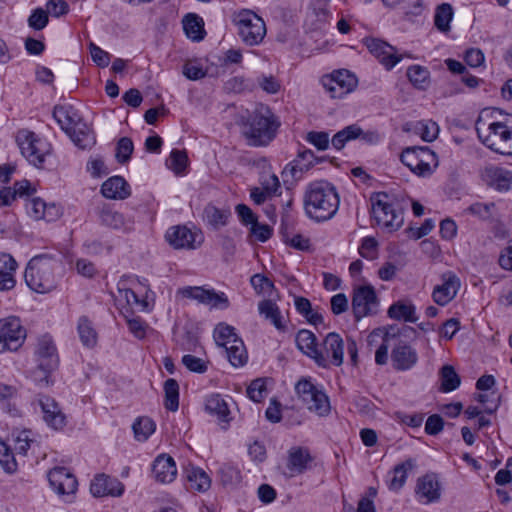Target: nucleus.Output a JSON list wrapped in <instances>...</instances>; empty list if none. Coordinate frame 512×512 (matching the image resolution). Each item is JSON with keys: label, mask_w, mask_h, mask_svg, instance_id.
<instances>
[{"label": "nucleus", "mask_w": 512, "mask_h": 512, "mask_svg": "<svg viewBox=\"0 0 512 512\" xmlns=\"http://www.w3.org/2000/svg\"><path fill=\"white\" fill-rule=\"evenodd\" d=\"M16 141L22 155L36 167H40L44 162L45 156L51 151L50 144L36 136L35 133L28 130L18 132Z\"/></svg>", "instance_id": "nucleus-8"}, {"label": "nucleus", "mask_w": 512, "mask_h": 512, "mask_svg": "<svg viewBox=\"0 0 512 512\" xmlns=\"http://www.w3.org/2000/svg\"><path fill=\"white\" fill-rule=\"evenodd\" d=\"M415 306L410 302L398 301L392 304L388 309V316L395 320H403L406 322H416Z\"/></svg>", "instance_id": "nucleus-38"}, {"label": "nucleus", "mask_w": 512, "mask_h": 512, "mask_svg": "<svg viewBox=\"0 0 512 512\" xmlns=\"http://www.w3.org/2000/svg\"><path fill=\"white\" fill-rule=\"evenodd\" d=\"M419 153L418 166L415 168L414 174L419 177H429L439 165L438 157L435 152L426 146Z\"/></svg>", "instance_id": "nucleus-32"}, {"label": "nucleus", "mask_w": 512, "mask_h": 512, "mask_svg": "<svg viewBox=\"0 0 512 512\" xmlns=\"http://www.w3.org/2000/svg\"><path fill=\"white\" fill-rule=\"evenodd\" d=\"M55 369L56 368L43 367V365L37 364L35 369L31 371L30 378L36 386L40 388L48 387L52 383L51 374Z\"/></svg>", "instance_id": "nucleus-54"}, {"label": "nucleus", "mask_w": 512, "mask_h": 512, "mask_svg": "<svg viewBox=\"0 0 512 512\" xmlns=\"http://www.w3.org/2000/svg\"><path fill=\"white\" fill-rule=\"evenodd\" d=\"M295 390L308 410L320 417H325L330 413L331 406L328 396L310 381L306 379L300 380L296 384Z\"/></svg>", "instance_id": "nucleus-7"}, {"label": "nucleus", "mask_w": 512, "mask_h": 512, "mask_svg": "<svg viewBox=\"0 0 512 512\" xmlns=\"http://www.w3.org/2000/svg\"><path fill=\"white\" fill-rule=\"evenodd\" d=\"M415 494L419 502L430 504L440 499V484L434 474H426L418 478Z\"/></svg>", "instance_id": "nucleus-20"}, {"label": "nucleus", "mask_w": 512, "mask_h": 512, "mask_svg": "<svg viewBox=\"0 0 512 512\" xmlns=\"http://www.w3.org/2000/svg\"><path fill=\"white\" fill-rule=\"evenodd\" d=\"M278 127L279 123L272 111L261 106L249 116L243 135L250 146H266L275 138Z\"/></svg>", "instance_id": "nucleus-3"}, {"label": "nucleus", "mask_w": 512, "mask_h": 512, "mask_svg": "<svg viewBox=\"0 0 512 512\" xmlns=\"http://www.w3.org/2000/svg\"><path fill=\"white\" fill-rule=\"evenodd\" d=\"M312 457L310 456L307 449L302 447H292L288 451L287 469L290 475L302 474L311 462Z\"/></svg>", "instance_id": "nucleus-31"}, {"label": "nucleus", "mask_w": 512, "mask_h": 512, "mask_svg": "<svg viewBox=\"0 0 512 512\" xmlns=\"http://www.w3.org/2000/svg\"><path fill=\"white\" fill-rule=\"evenodd\" d=\"M378 243L373 237H365L359 247V253L362 257L373 260L377 257Z\"/></svg>", "instance_id": "nucleus-62"}, {"label": "nucleus", "mask_w": 512, "mask_h": 512, "mask_svg": "<svg viewBox=\"0 0 512 512\" xmlns=\"http://www.w3.org/2000/svg\"><path fill=\"white\" fill-rule=\"evenodd\" d=\"M415 461L411 458L396 465L393 469V477L388 486L390 490L399 491L405 484L407 473L415 467Z\"/></svg>", "instance_id": "nucleus-40"}, {"label": "nucleus", "mask_w": 512, "mask_h": 512, "mask_svg": "<svg viewBox=\"0 0 512 512\" xmlns=\"http://www.w3.org/2000/svg\"><path fill=\"white\" fill-rule=\"evenodd\" d=\"M339 203L335 187L326 181L310 183L304 194L305 213L316 222L332 219L339 209Z\"/></svg>", "instance_id": "nucleus-2"}, {"label": "nucleus", "mask_w": 512, "mask_h": 512, "mask_svg": "<svg viewBox=\"0 0 512 512\" xmlns=\"http://www.w3.org/2000/svg\"><path fill=\"white\" fill-rule=\"evenodd\" d=\"M371 219L388 232L398 230L404 222L397 200L385 192L374 193L370 197Z\"/></svg>", "instance_id": "nucleus-5"}, {"label": "nucleus", "mask_w": 512, "mask_h": 512, "mask_svg": "<svg viewBox=\"0 0 512 512\" xmlns=\"http://www.w3.org/2000/svg\"><path fill=\"white\" fill-rule=\"evenodd\" d=\"M129 331L138 339L145 338L149 326L140 317L125 316Z\"/></svg>", "instance_id": "nucleus-59"}, {"label": "nucleus", "mask_w": 512, "mask_h": 512, "mask_svg": "<svg viewBox=\"0 0 512 512\" xmlns=\"http://www.w3.org/2000/svg\"><path fill=\"white\" fill-rule=\"evenodd\" d=\"M165 407L170 411H176L179 407V386L175 379H167L164 383Z\"/></svg>", "instance_id": "nucleus-47"}, {"label": "nucleus", "mask_w": 512, "mask_h": 512, "mask_svg": "<svg viewBox=\"0 0 512 512\" xmlns=\"http://www.w3.org/2000/svg\"><path fill=\"white\" fill-rule=\"evenodd\" d=\"M258 86L269 94H276L280 88V82L273 75H261L257 79Z\"/></svg>", "instance_id": "nucleus-63"}, {"label": "nucleus", "mask_w": 512, "mask_h": 512, "mask_svg": "<svg viewBox=\"0 0 512 512\" xmlns=\"http://www.w3.org/2000/svg\"><path fill=\"white\" fill-rule=\"evenodd\" d=\"M35 358L37 364L43 365V367H58L59 358L56 347L51 338L43 336L38 340L35 349Z\"/></svg>", "instance_id": "nucleus-25"}, {"label": "nucleus", "mask_w": 512, "mask_h": 512, "mask_svg": "<svg viewBox=\"0 0 512 512\" xmlns=\"http://www.w3.org/2000/svg\"><path fill=\"white\" fill-rule=\"evenodd\" d=\"M331 98H342L357 86V78L347 70L335 71L321 80Z\"/></svg>", "instance_id": "nucleus-10"}, {"label": "nucleus", "mask_w": 512, "mask_h": 512, "mask_svg": "<svg viewBox=\"0 0 512 512\" xmlns=\"http://www.w3.org/2000/svg\"><path fill=\"white\" fill-rule=\"evenodd\" d=\"M269 181L272 182V186L266 185L265 188H254L251 191V198L256 204H262L268 196L275 193L279 187V180L276 175H269Z\"/></svg>", "instance_id": "nucleus-53"}, {"label": "nucleus", "mask_w": 512, "mask_h": 512, "mask_svg": "<svg viewBox=\"0 0 512 512\" xmlns=\"http://www.w3.org/2000/svg\"><path fill=\"white\" fill-rule=\"evenodd\" d=\"M497 111L484 110L480 113L475 127L481 142L489 149L502 155L512 156V127L509 119L499 121Z\"/></svg>", "instance_id": "nucleus-1"}, {"label": "nucleus", "mask_w": 512, "mask_h": 512, "mask_svg": "<svg viewBox=\"0 0 512 512\" xmlns=\"http://www.w3.org/2000/svg\"><path fill=\"white\" fill-rule=\"evenodd\" d=\"M316 157L313 151L309 149L300 150L296 159L290 168L291 174L294 178H299L301 175L313 167Z\"/></svg>", "instance_id": "nucleus-39"}, {"label": "nucleus", "mask_w": 512, "mask_h": 512, "mask_svg": "<svg viewBox=\"0 0 512 512\" xmlns=\"http://www.w3.org/2000/svg\"><path fill=\"white\" fill-rule=\"evenodd\" d=\"M441 389L444 392H451L457 389L461 383L459 375L451 365H445L440 372Z\"/></svg>", "instance_id": "nucleus-48"}, {"label": "nucleus", "mask_w": 512, "mask_h": 512, "mask_svg": "<svg viewBox=\"0 0 512 512\" xmlns=\"http://www.w3.org/2000/svg\"><path fill=\"white\" fill-rule=\"evenodd\" d=\"M76 146L81 149H87L95 144V136L90 127L81 121L78 125L67 134Z\"/></svg>", "instance_id": "nucleus-34"}, {"label": "nucleus", "mask_w": 512, "mask_h": 512, "mask_svg": "<svg viewBox=\"0 0 512 512\" xmlns=\"http://www.w3.org/2000/svg\"><path fill=\"white\" fill-rule=\"evenodd\" d=\"M57 261L48 254L34 256L25 270L24 278L28 287L37 293H48L56 287L54 269Z\"/></svg>", "instance_id": "nucleus-4"}, {"label": "nucleus", "mask_w": 512, "mask_h": 512, "mask_svg": "<svg viewBox=\"0 0 512 512\" xmlns=\"http://www.w3.org/2000/svg\"><path fill=\"white\" fill-rule=\"evenodd\" d=\"M90 491L95 497H117L123 494L124 485L116 478L100 474L91 482Z\"/></svg>", "instance_id": "nucleus-21"}, {"label": "nucleus", "mask_w": 512, "mask_h": 512, "mask_svg": "<svg viewBox=\"0 0 512 512\" xmlns=\"http://www.w3.org/2000/svg\"><path fill=\"white\" fill-rule=\"evenodd\" d=\"M48 480L51 487L59 495L70 496L74 494L77 489V480L75 476L64 467H56L52 469L48 474Z\"/></svg>", "instance_id": "nucleus-19"}, {"label": "nucleus", "mask_w": 512, "mask_h": 512, "mask_svg": "<svg viewBox=\"0 0 512 512\" xmlns=\"http://www.w3.org/2000/svg\"><path fill=\"white\" fill-rule=\"evenodd\" d=\"M101 223L113 229L129 230L132 228L133 222L125 219V217L112 209L104 208L100 212Z\"/></svg>", "instance_id": "nucleus-37"}, {"label": "nucleus", "mask_w": 512, "mask_h": 512, "mask_svg": "<svg viewBox=\"0 0 512 512\" xmlns=\"http://www.w3.org/2000/svg\"><path fill=\"white\" fill-rule=\"evenodd\" d=\"M26 210L34 220H45L47 222L56 221L62 215V209L55 203H46L41 198L35 197L28 199Z\"/></svg>", "instance_id": "nucleus-18"}, {"label": "nucleus", "mask_w": 512, "mask_h": 512, "mask_svg": "<svg viewBox=\"0 0 512 512\" xmlns=\"http://www.w3.org/2000/svg\"><path fill=\"white\" fill-rule=\"evenodd\" d=\"M242 41L254 46L262 42L266 35L264 20L251 10H242L234 17Z\"/></svg>", "instance_id": "nucleus-6"}, {"label": "nucleus", "mask_w": 512, "mask_h": 512, "mask_svg": "<svg viewBox=\"0 0 512 512\" xmlns=\"http://www.w3.org/2000/svg\"><path fill=\"white\" fill-rule=\"evenodd\" d=\"M140 286L141 288L145 289V293L144 295H142L141 299L138 295V292L132 289H125L123 291L124 297L126 298L129 304L134 303L140 306L143 311H149L154 305L155 293L142 283H140Z\"/></svg>", "instance_id": "nucleus-36"}, {"label": "nucleus", "mask_w": 512, "mask_h": 512, "mask_svg": "<svg viewBox=\"0 0 512 512\" xmlns=\"http://www.w3.org/2000/svg\"><path fill=\"white\" fill-rule=\"evenodd\" d=\"M152 472L158 482H172L177 475L174 459L171 456L165 454L159 455L154 460Z\"/></svg>", "instance_id": "nucleus-28"}, {"label": "nucleus", "mask_w": 512, "mask_h": 512, "mask_svg": "<svg viewBox=\"0 0 512 512\" xmlns=\"http://www.w3.org/2000/svg\"><path fill=\"white\" fill-rule=\"evenodd\" d=\"M18 264L8 253H0V291L11 290L15 287V272Z\"/></svg>", "instance_id": "nucleus-29"}, {"label": "nucleus", "mask_w": 512, "mask_h": 512, "mask_svg": "<svg viewBox=\"0 0 512 512\" xmlns=\"http://www.w3.org/2000/svg\"><path fill=\"white\" fill-rule=\"evenodd\" d=\"M297 347L321 367L327 368V359L318 349L315 335L309 330H300L296 335Z\"/></svg>", "instance_id": "nucleus-22"}, {"label": "nucleus", "mask_w": 512, "mask_h": 512, "mask_svg": "<svg viewBox=\"0 0 512 512\" xmlns=\"http://www.w3.org/2000/svg\"><path fill=\"white\" fill-rule=\"evenodd\" d=\"M53 117L66 134H69L82 121L77 110L71 105L55 106Z\"/></svg>", "instance_id": "nucleus-30"}, {"label": "nucleus", "mask_w": 512, "mask_h": 512, "mask_svg": "<svg viewBox=\"0 0 512 512\" xmlns=\"http://www.w3.org/2000/svg\"><path fill=\"white\" fill-rule=\"evenodd\" d=\"M188 157L185 151L172 150L167 166L176 174L181 173L187 166Z\"/></svg>", "instance_id": "nucleus-55"}, {"label": "nucleus", "mask_w": 512, "mask_h": 512, "mask_svg": "<svg viewBox=\"0 0 512 512\" xmlns=\"http://www.w3.org/2000/svg\"><path fill=\"white\" fill-rule=\"evenodd\" d=\"M377 306V297L373 287L361 286L355 290L352 310L357 320L369 315Z\"/></svg>", "instance_id": "nucleus-15"}, {"label": "nucleus", "mask_w": 512, "mask_h": 512, "mask_svg": "<svg viewBox=\"0 0 512 512\" xmlns=\"http://www.w3.org/2000/svg\"><path fill=\"white\" fill-rule=\"evenodd\" d=\"M266 394V384L261 378L253 380L247 388V395L254 402L262 401L266 397Z\"/></svg>", "instance_id": "nucleus-57"}, {"label": "nucleus", "mask_w": 512, "mask_h": 512, "mask_svg": "<svg viewBox=\"0 0 512 512\" xmlns=\"http://www.w3.org/2000/svg\"><path fill=\"white\" fill-rule=\"evenodd\" d=\"M414 131L426 142L434 141L439 133V127L432 120L419 121L414 126Z\"/></svg>", "instance_id": "nucleus-50"}, {"label": "nucleus", "mask_w": 512, "mask_h": 512, "mask_svg": "<svg viewBox=\"0 0 512 512\" xmlns=\"http://www.w3.org/2000/svg\"><path fill=\"white\" fill-rule=\"evenodd\" d=\"M258 310L261 315L270 320L278 329H283L282 317L278 306L271 300H263L258 304Z\"/></svg>", "instance_id": "nucleus-45"}, {"label": "nucleus", "mask_w": 512, "mask_h": 512, "mask_svg": "<svg viewBox=\"0 0 512 512\" xmlns=\"http://www.w3.org/2000/svg\"><path fill=\"white\" fill-rule=\"evenodd\" d=\"M38 403L43 413V420L54 430H61L66 425V416L55 399L40 395Z\"/></svg>", "instance_id": "nucleus-17"}, {"label": "nucleus", "mask_w": 512, "mask_h": 512, "mask_svg": "<svg viewBox=\"0 0 512 512\" xmlns=\"http://www.w3.org/2000/svg\"><path fill=\"white\" fill-rule=\"evenodd\" d=\"M365 45L370 53L388 70L392 69L401 60L395 47L380 39L367 38L365 39Z\"/></svg>", "instance_id": "nucleus-16"}, {"label": "nucleus", "mask_w": 512, "mask_h": 512, "mask_svg": "<svg viewBox=\"0 0 512 512\" xmlns=\"http://www.w3.org/2000/svg\"><path fill=\"white\" fill-rule=\"evenodd\" d=\"M486 183L498 191H508L512 186V171L502 167H487L483 172Z\"/></svg>", "instance_id": "nucleus-26"}, {"label": "nucleus", "mask_w": 512, "mask_h": 512, "mask_svg": "<svg viewBox=\"0 0 512 512\" xmlns=\"http://www.w3.org/2000/svg\"><path fill=\"white\" fill-rule=\"evenodd\" d=\"M178 294L184 298L194 299L211 308L225 309L229 306V300L224 293H216L214 290L204 289L203 287H184L178 290Z\"/></svg>", "instance_id": "nucleus-12"}, {"label": "nucleus", "mask_w": 512, "mask_h": 512, "mask_svg": "<svg viewBox=\"0 0 512 512\" xmlns=\"http://www.w3.org/2000/svg\"><path fill=\"white\" fill-rule=\"evenodd\" d=\"M32 443H34L32 432L30 430H23L15 438V449L18 453L25 455Z\"/></svg>", "instance_id": "nucleus-64"}, {"label": "nucleus", "mask_w": 512, "mask_h": 512, "mask_svg": "<svg viewBox=\"0 0 512 512\" xmlns=\"http://www.w3.org/2000/svg\"><path fill=\"white\" fill-rule=\"evenodd\" d=\"M230 215L229 209H219L214 205H207L203 213L204 219L215 229L226 225Z\"/></svg>", "instance_id": "nucleus-44"}, {"label": "nucleus", "mask_w": 512, "mask_h": 512, "mask_svg": "<svg viewBox=\"0 0 512 512\" xmlns=\"http://www.w3.org/2000/svg\"><path fill=\"white\" fill-rule=\"evenodd\" d=\"M250 282L258 294H268L274 288V284L262 274L253 275Z\"/></svg>", "instance_id": "nucleus-61"}, {"label": "nucleus", "mask_w": 512, "mask_h": 512, "mask_svg": "<svg viewBox=\"0 0 512 512\" xmlns=\"http://www.w3.org/2000/svg\"><path fill=\"white\" fill-rule=\"evenodd\" d=\"M25 339V330L17 317L0 319V352L15 351Z\"/></svg>", "instance_id": "nucleus-9"}, {"label": "nucleus", "mask_w": 512, "mask_h": 512, "mask_svg": "<svg viewBox=\"0 0 512 512\" xmlns=\"http://www.w3.org/2000/svg\"><path fill=\"white\" fill-rule=\"evenodd\" d=\"M355 139H360L366 144H376L380 140V135L376 131H364L360 126L352 124L338 131L332 137L331 144L334 148L340 150L345 146L346 142Z\"/></svg>", "instance_id": "nucleus-13"}, {"label": "nucleus", "mask_w": 512, "mask_h": 512, "mask_svg": "<svg viewBox=\"0 0 512 512\" xmlns=\"http://www.w3.org/2000/svg\"><path fill=\"white\" fill-rule=\"evenodd\" d=\"M391 361L394 369L398 371L410 370L417 364L418 354L411 346L399 343L391 352Z\"/></svg>", "instance_id": "nucleus-24"}, {"label": "nucleus", "mask_w": 512, "mask_h": 512, "mask_svg": "<svg viewBox=\"0 0 512 512\" xmlns=\"http://www.w3.org/2000/svg\"><path fill=\"white\" fill-rule=\"evenodd\" d=\"M183 28L188 38L200 41L204 37V22L196 14H187L183 19Z\"/></svg>", "instance_id": "nucleus-42"}, {"label": "nucleus", "mask_w": 512, "mask_h": 512, "mask_svg": "<svg viewBox=\"0 0 512 512\" xmlns=\"http://www.w3.org/2000/svg\"><path fill=\"white\" fill-rule=\"evenodd\" d=\"M205 409L208 413L217 416L221 422L230 421V410L228 403L219 394H212L207 397L205 402Z\"/></svg>", "instance_id": "nucleus-33"}, {"label": "nucleus", "mask_w": 512, "mask_h": 512, "mask_svg": "<svg viewBox=\"0 0 512 512\" xmlns=\"http://www.w3.org/2000/svg\"><path fill=\"white\" fill-rule=\"evenodd\" d=\"M422 149L423 147H408L401 153V162L408 167L412 173H414L415 168L418 166L417 162L420 157L419 151Z\"/></svg>", "instance_id": "nucleus-58"}, {"label": "nucleus", "mask_w": 512, "mask_h": 512, "mask_svg": "<svg viewBox=\"0 0 512 512\" xmlns=\"http://www.w3.org/2000/svg\"><path fill=\"white\" fill-rule=\"evenodd\" d=\"M101 193L107 199L124 200L130 196L131 190L123 177L113 176L102 184Z\"/></svg>", "instance_id": "nucleus-27"}, {"label": "nucleus", "mask_w": 512, "mask_h": 512, "mask_svg": "<svg viewBox=\"0 0 512 512\" xmlns=\"http://www.w3.org/2000/svg\"><path fill=\"white\" fill-rule=\"evenodd\" d=\"M429 71L419 65H413L408 68L407 76L410 82L419 89H424L429 83Z\"/></svg>", "instance_id": "nucleus-52"}, {"label": "nucleus", "mask_w": 512, "mask_h": 512, "mask_svg": "<svg viewBox=\"0 0 512 512\" xmlns=\"http://www.w3.org/2000/svg\"><path fill=\"white\" fill-rule=\"evenodd\" d=\"M0 464L8 473L14 472L17 466L13 454L2 441H0Z\"/></svg>", "instance_id": "nucleus-60"}, {"label": "nucleus", "mask_w": 512, "mask_h": 512, "mask_svg": "<svg viewBox=\"0 0 512 512\" xmlns=\"http://www.w3.org/2000/svg\"><path fill=\"white\" fill-rule=\"evenodd\" d=\"M165 239L174 249H196L203 242V235L200 232L192 231L183 225L170 227Z\"/></svg>", "instance_id": "nucleus-11"}, {"label": "nucleus", "mask_w": 512, "mask_h": 512, "mask_svg": "<svg viewBox=\"0 0 512 512\" xmlns=\"http://www.w3.org/2000/svg\"><path fill=\"white\" fill-rule=\"evenodd\" d=\"M214 339L218 346L224 348L227 345H231L232 341L234 339H239V337L234 332V328L232 326L220 323L214 330Z\"/></svg>", "instance_id": "nucleus-51"}, {"label": "nucleus", "mask_w": 512, "mask_h": 512, "mask_svg": "<svg viewBox=\"0 0 512 512\" xmlns=\"http://www.w3.org/2000/svg\"><path fill=\"white\" fill-rule=\"evenodd\" d=\"M134 146L133 142L128 137L121 138L116 147V159L119 163L123 164L126 163L133 152Z\"/></svg>", "instance_id": "nucleus-56"}, {"label": "nucleus", "mask_w": 512, "mask_h": 512, "mask_svg": "<svg viewBox=\"0 0 512 512\" xmlns=\"http://www.w3.org/2000/svg\"><path fill=\"white\" fill-rule=\"evenodd\" d=\"M461 286L459 277L452 271L441 275V284L434 287L432 297L435 303L445 306L457 295Z\"/></svg>", "instance_id": "nucleus-14"}, {"label": "nucleus", "mask_w": 512, "mask_h": 512, "mask_svg": "<svg viewBox=\"0 0 512 512\" xmlns=\"http://www.w3.org/2000/svg\"><path fill=\"white\" fill-rule=\"evenodd\" d=\"M132 429L137 441H146L155 431L156 425L149 417H139L133 423Z\"/></svg>", "instance_id": "nucleus-46"}, {"label": "nucleus", "mask_w": 512, "mask_h": 512, "mask_svg": "<svg viewBox=\"0 0 512 512\" xmlns=\"http://www.w3.org/2000/svg\"><path fill=\"white\" fill-rule=\"evenodd\" d=\"M327 359V367L330 365L341 366L344 358V342L341 336L335 332L327 334L320 349Z\"/></svg>", "instance_id": "nucleus-23"}, {"label": "nucleus", "mask_w": 512, "mask_h": 512, "mask_svg": "<svg viewBox=\"0 0 512 512\" xmlns=\"http://www.w3.org/2000/svg\"><path fill=\"white\" fill-rule=\"evenodd\" d=\"M77 331L82 344L88 348H92L97 343V332L92 322L86 316L78 319Z\"/></svg>", "instance_id": "nucleus-41"}, {"label": "nucleus", "mask_w": 512, "mask_h": 512, "mask_svg": "<svg viewBox=\"0 0 512 512\" xmlns=\"http://www.w3.org/2000/svg\"><path fill=\"white\" fill-rule=\"evenodd\" d=\"M186 478L190 489L204 492L211 486V479L209 475L198 467H191L186 471Z\"/></svg>", "instance_id": "nucleus-35"}, {"label": "nucleus", "mask_w": 512, "mask_h": 512, "mask_svg": "<svg viewBox=\"0 0 512 512\" xmlns=\"http://www.w3.org/2000/svg\"><path fill=\"white\" fill-rule=\"evenodd\" d=\"M453 18L452 6L448 3L439 5L436 9L434 22L435 26L442 32H447L450 29V22Z\"/></svg>", "instance_id": "nucleus-49"}, {"label": "nucleus", "mask_w": 512, "mask_h": 512, "mask_svg": "<svg viewBox=\"0 0 512 512\" xmlns=\"http://www.w3.org/2000/svg\"><path fill=\"white\" fill-rule=\"evenodd\" d=\"M224 348L229 362L234 367L243 366L247 362V352L244 343L240 338L234 339L231 345H227Z\"/></svg>", "instance_id": "nucleus-43"}]
</instances>
